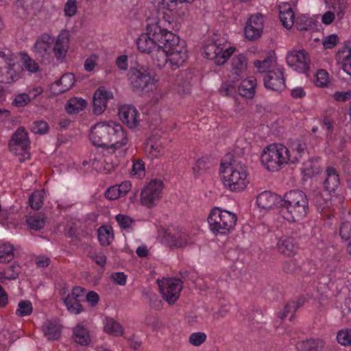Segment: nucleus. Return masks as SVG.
I'll return each instance as SVG.
<instances>
[{"label":"nucleus","mask_w":351,"mask_h":351,"mask_svg":"<svg viewBox=\"0 0 351 351\" xmlns=\"http://www.w3.org/2000/svg\"><path fill=\"white\" fill-rule=\"evenodd\" d=\"M305 152V145L297 141L289 147L282 144H272L266 147L261 156L262 165L270 171H277L288 164L299 161Z\"/></svg>","instance_id":"nucleus-1"},{"label":"nucleus","mask_w":351,"mask_h":351,"mask_svg":"<svg viewBox=\"0 0 351 351\" xmlns=\"http://www.w3.org/2000/svg\"><path fill=\"white\" fill-rule=\"evenodd\" d=\"M90 139L97 146L109 147L114 149L127 147L128 138L122 126L114 121L100 122L95 124L90 130Z\"/></svg>","instance_id":"nucleus-2"},{"label":"nucleus","mask_w":351,"mask_h":351,"mask_svg":"<svg viewBox=\"0 0 351 351\" xmlns=\"http://www.w3.org/2000/svg\"><path fill=\"white\" fill-rule=\"evenodd\" d=\"M219 172L224 187L232 192L243 191L250 182L247 167L236 159L222 162Z\"/></svg>","instance_id":"nucleus-3"},{"label":"nucleus","mask_w":351,"mask_h":351,"mask_svg":"<svg viewBox=\"0 0 351 351\" xmlns=\"http://www.w3.org/2000/svg\"><path fill=\"white\" fill-rule=\"evenodd\" d=\"M308 210V201L306 194L301 191H290L281 202L280 214L289 222L304 219Z\"/></svg>","instance_id":"nucleus-4"},{"label":"nucleus","mask_w":351,"mask_h":351,"mask_svg":"<svg viewBox=\"0 0 351 351\" xmlns=\"http://www.w3.org/2000/svg\"><path fill=\"white\" fill-rule=\"evenodd\" d=\"M127 147L114 149L113 147H108L101 151L91 154L89 163L92 167L100 173H110L123 158L127 151Z\"/></svg>","instance_id":"nucleus-5"},{"label":"nucleus","mask_w":351,"mask_h":351,"mask_svg":"<svg viewBox=\"0 0 351 351\" xmlns=\"http://www.w3.org/2000/svg\"><path fill=\"white\" fill-rule=\"evenodd\" d=\"M23 76V68L8 49H0V83L12 84Z\"/></svg>","instance_id":"nucleus-6"},{"label":"nucleus","mask_w":351,"mask_h":351,"mask_svg":"<svg viewBox=\"0 0 351 351\" xmlns=\"http://www.w3.org/2000/svg\"><path fill=\"white\" fill-rule=\"evenodd\" d=\"M170 22L165 19L164 12H158L156 16H152L147 20V35L158 40L159 45H165L168 42H176L177 36L167 31Z\"/></svg>","instance_id":"nucleus-7"},{"label":"nucleus","mask_w":351,"mask_h":351,"mask_svg":"<svg viewBox=\"0 0 351 351\" xmlns=\"http://www.w3.org/2000/svg\"><path fill=\"white\" fill-rule=\"evenodd\" d=\"M237 221L236 214L219 207L212 209L208 217L210 230L220 235L229 234L234 228Z\"/></svg>","instance_id":"nucleus-8"},{"label":"nucleus","mask_w":351,"mask_h":351,"mask_svg":"<svg viewBox=\"0 0 351 351\" xmlns=\"http://www.w3.org/2000/svg\"><path fill=\"white\" fill-rule=\"evenodd\" d=\"M203 49L205 57L218 65L226 63L235 51L234 47H227L226 43L220 40L206 45Z\"/></svg>","instance_id":"nucleus-9"},{"label":"nucleus","mask_w":351,"mask_h":351,"mask_svg":"<svg viewBox=\"0 0 351 351\" xmlns=\"http://www.w3.org/2000/svg\"><path fill=\"white\" fill-rule=\"evenodd\" d=\"M167 48L169 58V69L176 70L182 66L188 58L187 50L184 45L180 44L179 38L175 43L168 42L164 45Z\"/></svg>","instance_id":"nucleus-10"},{"label":"nucleus","mask_w":351,"mask_h":351,"mask_svg":"<svg viewBox=\"0 0 351 351\" xmlns=\"http://www.w3.org/2000/svg\"><path fill=\"white\" fill-rule=\"evenodd\" d=\"M163 183L160 180H152L145 185L141 193V204L153 207L161 197Z\"/></svg>","instance_id":"nucleus-11"},{"label":"nucleus","mask_w":351,"mask_h":351,"mask_svg":"<svg viewBox=\"0 0 351 351\" xmlns=\"http://www.w3.org/2000/svg\"><path fill=\"white\" fill-rule=\"evenodd\" d=\"M29 141L27 132L23 127L19 128L12 134L9 142L10 151L14 154L21 155L23 160H25L29 157Z\"/></svg>","instance_id":"nucleus-12"},{"label":"nucleus","mask_w":351,"mask_h":351,"mask_svg":"<svg viewBox=\"0 0 351 351\" xmlns=\"http://www.w3.org/2000/svg\"><path fill=\"white\" fill-rule=\"evenodd\" d=\"M162 298L169 305H172L179 298L182 289V282L178 278H167L158 280Z\"/></svg>","instance_id":"nucleus-13"},{"label":"nucleus","mask_w":351,"mask_h":351,"mask_svg":"<svg viewBox=\"0 0 351 351\" xmlns=\"http://www.w3.org/2000/svg\"><path fill=\"white\" fill-rule=\"evenodd\" d=\"M128 78L134 90H142L146 88L152 81L148 71L141 66L132 67L128 73Z\"/></svg>","instance_id":"nucleus-14"},{"label":"nucleus","mask_w":351,"mask_h":351,"mask_svg":"<svg viewBox=\"0 0 351 351\" xmlns=\"http://www.w3.org/2000/svg\"><path fill=\"white\" fill-rule=\"evenodd\" d=\"M287 62L295 71L304 73L309 69L310 59L303 49H293L287 55Z\"/></svg>","instance_id":"nucleus-15"},{"label":"nucleus","mask_w":351,"mask_h":351,"mask_svg":"<svg viewBox=\"0 0 351 351\" xmlns=\"http://www.w3.org/2000/svg\"><path fill=\"white\" fill-rule=\"evenodd\" d=\"M283 70V67L280 65L274 67L273 70H269L263 78L264 84L267 89L281 92L285 88Z\"/></svg>","instance_id":"nucleus-16"},{"label":"nucleus","mask_w":351,"mask_h":351,"mask_svg":"<svg viewBox=\"0 0 351 351\" xmlns=\"http://www.w3.org/2000/svg\"><path fill=\"white\" fill-rule=\"evenodd\" d=\"M263 16L261 14L252 15L247 20L244 28L245 38L249 40L258 39L263 29Z\"/></svg>","instance_id":"nucleus-17"},{"label":"nucleus","mask_w":351,"mask_h":351,"mask_svg":"<svg viewBox=\"0 0 351 351\" xmlns=\"http://www.w3.org/2000/svg\"><path fill=\"white\" fill-rule=\"evenodd\" d=\"M54 38L48 33L39 36L32 48L35 55L41 59H47L51 54Z\"/></svg>","instance_id":"nucleus-18"},{"label":"nucleus","mask_w":351,"mask_h":351,"mask_svg":"<svg viewBox=\"0 0 351 351\" xmlns=\"http://www.w3.org/2000/svg\"><path fill=\"white\" fill-rule=\"evenodd\" d=\"M165 242L171 249L183 248L193 243L192 239L182 230L167 233L165 235Z\"/></svg>","instance_id":"nucleus-19"},{"label":"nucleus","mask_w":351,"mask_h":351,"mask_svg":"<svg viewBox=\"0 0 351 351\" xmlns=\"http://www.w3.org/2000/svg\"><path fill=\"white\" fill-rule=\"evenodd\" d=\"M112 93L101 86L93 95V112L95 114H101L106 108L109 99L112 98Z\"/></svg>","instance_id":"nucleus-20"},{"label":"nucleus","mask_w":351,"mask_h":351,"mask_svg":"<svg viewBox=\"0 0 351 351\" xmlns=\"http://www.w3.org/2000/svg\"><path fill=\"white\" fill-rule=\"evenodd\" d=\"M53 51L56 59L62 62L66 58L69 46V34L62 31L54 40Z\"/></svg>","instance_id":"nucleus-21"},{"label":"nucleus","mask_w":351,"mask_h":351,"mask_svg":"<svg viewBox=\"0 0 351 351\" xmlns=\"http://www.w3.org/2000/svg\"><path fill=\"white\" fill-rule=\"evenodd\" d=\"M119 116L120 119L130 128H134L138 123V113L133 106H121L119 110Z\"/></svg>","instance_id":"nucleus-22"},{"label":"nucleus","mask_w":351,"mask_h":351,"mask_svg":"<svg viewBox=\"0 0 351 351\" xmlns=\"http://www.w3.org/2000/svg\"><path fill=\"white\" fill-rule=\"evenodd\" d=\"M62 326L57 318L47 319L42 326L45 337L49 340L58 339L61 335Z\"/></svg>","instance_id":"nucleus-23"},{"label":"nucleus","mask_w":351,"mask_h":351,"mask_svg":"<svg viewBox=\"0 0 351 351\" xmlns=\"http://www.w3.org/2000/svg\"><path fill=\"white\" fill-rule=\"evenodd\" d=\"M232 77L234 80H239L245 72L247 66V60L243 54H238L231 60Z\"/></svg>","instance_id":"nucleus-24"},{"label":"nucleus","mask_w":351,"mask_h":351,"mask_svg":"<svg viewBox=\"0 0 351 351\" xmlns=\"http://www.w3.org/2000/svg\"><path fill=\"white\" fill-rule=\"evenodd\" d=\"M340 180L336 169L328 166L326 169L324 187L329 193L334 192L339 186Z\"/></svg>","instance_id":"nucleus-25"},{"label":"nucleus","mask_w":351,"mask_h":351,"mask_svg":"<svg viewBox=\"0 0 351 351\" xmlns=\"http://www.w3.org/2000/svg\"><path fill=\"white\" fill-rule=\"evenodd\" d=\"M194 0H159L169 11L175 12L179 17L185 15L187 11L186 3H192Z\"/></svg>","instance_id":"nucleus-26"},{"label":"nucleus","mask_w":351,"mask_h":351,"mask_svg":"<svg viewBox=\"0 0 351 351\" xmlns=\"http://www.w3.org/2000/svg\"><path fill=\"white\" fill-rule=\"evenodd\" d=\"M86 289L81 287H74L71 294L64 299V304L67 307L77 306L81 307L82 303L85 302Z\"/></svg>","instance_id":"nucleus-27"},{"label":"nucleus","mask_w":351,"mask_h":351,"mask_svg":"<svg viewBox=\"0 0 351 351\" xmlns=\"http://www.w3.org/2000/svg\"><path fill=\"white\" fill-rule=\"evenodd\" d=\"M278 249L281 254L289 256L296 253L298 245L293 237H286L279 240Z\"/></svg>","instance_id":"nucleus-28"},{"label":"nucleus","mask_w":351,"mask_h":351,"mask_svg":"<svg viewBox=\"0 0 351 351\" xmlns=\"http://www.w3.org/2000/svg\"><path fill=\"white\" fill-rule=\"evenodd\" d=\"M144 150L151 158H158L164 153L161 142L154 137H150L147 140L144 145Z\"/></svg>","instance_id":"nucleus-29"},{"label":"nucleus","mask_w":351,"mask_h":351,"mask_svg":"<svg viewBox=\"0 0 351 351\" xmlns=\"http://www.w3.org/2000/svg\"><path fill=\"white\" fill-rule=\"evenodd\" d=\"M136 45L141 52L152 53L159 45V43L148 35L143 34L137 39Z\"/></svg>","instance_id":"nucleus-30"},{"label":"nucleus","mask_w":351,"mask_h":351,"mask_svg":"<svg viewBox=\"0 0 351 351\" xmlns=\"http://www.w3.org/2000/svg\"><path fill=\"white\" fill-rule=\"evenodd\" d=\"M279 197L270 191H263L256 197V204L259 208L265 210H269L276 205Z\"/></svg>","instance_id":"nucleus-31"},{"label":"nucleus","mask_w":351,"mask_h":351,"mask_svg":"<svg viewBox=\"0 0 351 351\" xmlns=\"http://www.w3.org/2000/svg\"><path fill=\"white\" fill-rule=\"evenodd\" d=\"M279 18L287 29H290L294 25V13L289 4L284 3L279 6Z\"/></svg>","instance_id":"nucleus-32"},{"label":"nucleus","mask_w":351,"mask_h":351,"mask_svg":"<svg viewBox=\"0 0 351 351\" xmlns=\"http://www.w3.org/2000/svg\"><path fill=\"white\" fill-rule=\"evenodd\" d=\"M256 86V78L253 76L248 77L238 86V92L242 97L252 98L254 95Z\"/></svg>","instance_id":"nucleus-33"},{"label":"nucleus","mask_w":351,"mask_h":351,"mask_svg":"<svg viewBox=\"0 0 351 351\" xmlns=\"http://www.w3.org/2000/svg\"><path fill=\"white\" fill-rule=\"evenodd\" d=\"M166 49L163 45H159L155 51L152 53L154 63L159 68L169 69V58Z\"/></svg>","instance_id":"nucleus-34"},{"label":"nucleus","mask_w":351,"mask_h":351,"mask_svg":"<svg viewBox=\"0 0 351 351\" xmlns=\"http://www.w3.org/2000/svg\"><path fill=\"white\" fill-rule=\"evenodd\" d=\"M326 8L334 12L337 16L341 19L348 8L346 0H324Z\"/></svg>","instance_id":"nucleus-35"},{"label":"nucleus","mask_w":351,"mask_h":351,"mask_svg":"<svg viewBox=\"0 0 351 351\" xmlns=\"http://www.w3.org/2000/svg\"><path fill=\"white\" fill-rule=\"evenodd\" d=\"M324 346V343L321 339H306L299 342L297 344L298 351H321Z\"/></svg>","instance_id":"nucleus-36"},{"label":"nucleus","mask_w":351,"mask_h":351,"mask_svg":"<svg viewBox=\"0 0 351 351\" xmlns=\"http://www.w3.org/2000/svg\"><path fill=\"white\" fill-rule=\"evenodd\" d=\"M73 337L75 341L81 346H87L90 342L88 330L80 324L73 328Z\"/></svg>","instance_id":"nucleus-37"},{"label":"nucleus","mask_w":351,"mask_h":351,"mask_svg":"<svg viewBox=\"0 0 351 351\" xmlns=\"http://www.w3.org/2000/svg\"><path fill=\"white\" fill-rule=\"evenodd\" d=\"M301 171L304 176L311 178L319 174L320 172V165L317 159L310 158L302 164Z\"/></svg>","instance_id":"nucleus-38"},{"label":"nucleus","mask_w":351,"mask_h":351,"mask_svg":"<svg viewBox=\"0 0 351 351\" xmlns=\"http://www.w3.org/2000/svg\"><path fill=\"white\" fill-rule=\"evenodd\" d=\"M104 331L111 335L119 337L123 333L121 325L111 317H106L104 322Z\"/></svg>","instance_id":"nucleus-39"},{"label":"nucleus","mask_w":351,"mask_h":351,"mask_svg":"<svg viewBox=\"0 0 351 351\" xmlns=\"http://www.w3.org/2000/svg\"><path fill=\"white\" fill-rule=\"evenodd\" d=\"M75 83V77L72 73L64 74L60 79L57 81L53 86H61L56 93H62L69 90Z\"/></svg>","instance_id":"nucleus-40"},{"label":"nucleus","mask_w":351,"mask_h":351,"mask_svg":"<svg viewBox=\"0 0 351 351\" xmlns=\"http://www.w3.org/2000/svg\"><path fill=\"white\" fill-rule=\"evenodd\" d=\"M86 106V101L80 97L71 98L66 106V110L69 114H75L82 110Z\"/></svg>","instance_id":"nucleus-41"},{"label":"nucleus","mask_w":351,"mask_h":351,"mask_svg":"<svg viewBox=\"0 0 351 351\" xmlns=\"http://www.w3.org/2000/svg\"><path fill=\"white\" fill-rule=\"evenodd\" d=\"M254 64L258 72L266 73L269 70H273L274 67L279 66L273 58H267L263 60H255Z\"/></svg>","instance_id":"nucleus-42"},{"label":"nucleus","mask_w":351,"mask_h":351,"mask_svg":"<svg viewBox=\"0 0 351 351\" xmlns=\"http://www.w3.org/2000/svg\"><path fill=\"white\" fill-rule=\"evenodd\" d=\"M21 272L19 265L14 263L5 271L0 272V281L3 282L5 280H15Z\"/></svg>","instance_id":"nucleus-43"},{"label":"nucleus","mask_w":351,"mask_h":351,"mask_svg":"<svg viewBox=\"0 0 351 351\" xmlns=\"http://www.w3.org/2000/svg\"><path fill=\"white\" fill-rule=\"evenodd\" d=\"M43 0H19V5L27 13L34 14L38 10Z\"/></svg>","instance_id":"nucleus-44"},{"label":"nucleus","mask_w":351,"mask_h":351,"mask_svg":"<svg viewBox=\"0 0 351 351\" xmlns=\"http://www.w3.org/2000/svg\"><path fill=\"white\" fill-rule=\"evenodd\" d=\"M14 247L9 243H0V263H5L14 258Z\"/></svg>","instance_id":"nucleus-45"},{"label":"nucleus","mask_w":351,"mask_h":351,"mask_svg":"<svg viewBox=\"0 0 351 351\" xmlns=\"http://www.w3.org/2000/svg\"><path fill=\"white\" fill-rule=\"evenodd\" d=\"M98 239L101 245H108L113 239V232L110 227L101 226L98 229Z\"/></svg>","instance_id":"nucleus-46"},{"label":"nucleus","mask_w":351,"mask_h":351,"mask_svg":"<svg viewBox=\"0 0 351 351\" xmlns=\"http://www.w3.org/2000/svg\"><path fill=\"white\" fill-rule=\"evenodd\" d=\"M295 26L300 31L309 30L313 28L312 19L305 15H300L295 20Z\"/></svg>","instance_id":"nucleus-47"},{"label":"nucleus","mask_w":351,"mask_h":351,"mask_svg":"<svg viewBox=\"0 0 351 351\" xmlns=\"http://www.w3.org/2000/svg\"><path fill=\"white\" fill-rule=\"evenodd\" d=\"M27 224L30 229L38 230L45 225V219L40 215L29 216L26 219Z\"/></svg>","instance_id":"nucleus-48"},{"label":"nucleus","mask_w":351,"mask_h":351,"mask_svg":"<svg viewBox=\"0 0 351 351\" xmlns=\"http://www.w3.org/2000/svg\"><path fill=\"white\" fill-rule=\"evenodd\" d=\"M45 192L43 191H36L34 192L29 198V205L34 210H39L43 204Z\"/></svg>","instance_id":"nucleus-49"},{"label":"nucleus","mask_w":351,"mask_h":351,"mask_svg":"<svg viewBox=\"0 0 351 351\" xmlns=\"http://www.w3.org/2000/svg\"><path fill=\"white\" fill-rule=\"evenodd\" d=\"M210 167V162L209 159L208 158H202L195 162L193 170L195 176H200L204 173Z\"/></svg>","instance_id":"nucleus-50"},{"label":"nucleus","mask_w":351,"mask_h":351,"mask_svg":"<svg viewBox=\"0 0 351 351\" xmlns=\"http://www.w3.org/2000/svg\"><path fill=\"white\" fill-rule=\"evenodd\" d=\"M23 64L25 69L30 73H36L40 69L38 64L28 55L23 57Z\"/></svg>","instance_id":"nucleus-51"},{"label":"nucleus","mask_w":351,"mask_h":351,"mask_svg":"<svg viewBox=\"0 0 351 351\" xmlns=\"http://www.w3.org/2000/svg\"><path fill=\"white\" fill-rule=\"evenodd\" d=\"M337 340L342 346L351 345V329L345 328L339 330L337 335Z\"/></svg>","instance_id":"nucleus-52"},{"label":"nucleus","mask_w":351,"mask_h":351,"mask_svg":"<svg viewBox=\"0 0 351 351\" xmlns=\"http://www.w3.org/2000/svg\"><path fill=\"white\" fill-rule=\"evenodd\" d=\"M207 335L203 332H193L189 337V342L191 345L198 347L202 345L206 340Z\"/></svg>","instance_id":"nucleus-53"},{"label":"nucleus","mask_w":351,"mask_h":351,"mask_svg":"<svg viewBox=\"0 0 351 351\" xmlns=\"http://www.w3.org/2000/svg\"><path fill=\"white\" fill-rule=\"evenodd\" d=\"M14 341V337L8 330L0 331V349H5Z\"/></svg>","instance_id":"nucleus-54"},{"label":"nucleus","mask_w":351,"mask_h":351,"mask_svg":"<svg viewBox=\"0 0 351 351\" xmlns=\"http://www.w3.org/2000/svg\"><path fill=\"white\" fill-rule=\"evenodd\" d=\"M330 84L328 73L326 71L321 69L316 73L315 84L317 86L326 87Z\"/></svg>","instance_id":"nucleus-55"},{"label":"nucleus","mask_w":351,"mask_h":351,"mask_svg":"<svg viewBox=\"0 0 351 351\" xmlns=\"http://www.w3.org/2000/svg\"><path fill=\"white\" fill-rule=\"evenodd\" d=\"M29 96L25 93L18 94L15 96L12 104L16 107H24L32 101Z\"/></svg>","instance_id":"nucleus-56"},{"label":"nucleus","mask_w":351,"mask_h":351,"mask_svg":"<svg viewBox=\"0 0 351 351\" xmlns=\"http://www.w3.org/2000/svg\"><path fill=\"white\" fill-rule=\"evenodd\" d=\"M49 129L47 122L43 121H38L34 122L31 125V130L35 134H44Z\"/></svg>","instance_id":"nucleus-57"},{"label":"nucleus","mask_w":351,"mask_h":351,"mask_svg":"<svg viewBox=\"0 0 351 351\" xmlns=\"http://www.w3.org/2000/svg\"><path fill=\"white\" fill-rule=\"evenodd\" d=\"M145 165L141 160L134 162L132 169V176H135L138 178H142L145 176Z\"/></svg>","instance_id":"nucleus-58"},{"label":"nucleus","mask_w":351,"mask_h":351,"mask_svg":"<svg viewBox=\"0 0 351 351\" xmlns=\"http://www.w3.org/2000/svg\"><path fill=\"white\" fill-rule=\"evenodd\" d=\"M208 314L215 320L225 317L229 313L227 308H208Z\"/></svg>","instance_id":"nucleus-59"},{"label":"nucleus","mask_w":351,"mask_h":351,"mask_svg":"<svg viewBox=\"0 0 351 351\" xmlns=\"http://www.w3.org/2000/svg\"><path fill=\"white\" fill-rule=\"evenodd\" d=\"M237 88V85L226 82L221 85L219 91L220 94L223 96H230L233 95L236 92Z\"/></svg>","instance_id":"nucleus-60"},{"label":"nucleus","mask_w":351,"mask_h":351,"mask_svg":"<svg viewBox=\"0 0 351 351\" xmlns=\"http://www.w3.org/2000/svg\"><path fill=\"white\" fill-rule=\"evenodd\" d=\"M116 219L119 226L125 229L130 228L134 223V221L132 219V218L121 214L117 215L116 216Z\"/></svg>","instance_id":"nucleus-61"},{"label":"nucleus","mask_w":351,"mask_h":351,"mask_svg":"<svg viewBox=\"0 0 351 351\" xmlns=\"http://www.w3.org/2000/svg\"><path fill=\"white\" fill-rule=\"evenodd\" d=\"M64 12L67 16H74L77 12L76 0H67Z\"/></svg>","instance_id":"nucleus-62"},{"label":"nucleus","mask_w":351,"mask_h":351,"mask_svg":"<svg viewBox=\"0 0 351 351\" xmlns=\"http://www.w3.org/2000/svg\"><path fill=\"white\" fill-rule=\"evenodd\" d=\"M339 234L344 240H348L351 237V223L346 221L341 224Z\"/></svg>","instance_id":"nucleus-63"},{"label":"nucleus","mask_w":351,"mask_h":351,"mask_svg":"<svg viewBox=\"0 0 351 351\" xmlns=\"http://www.w3.org/2000/svg\"><path fill=\"white\" fill-rule=\"evenodd\" d=\"M341 67L343 70L351 75V52L349 51L346 55H345L341 60Z\"/></svg>","instance_id":"nucleus-64"}]
</instances>
